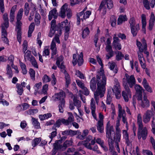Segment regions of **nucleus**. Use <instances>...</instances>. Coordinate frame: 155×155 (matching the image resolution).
Masks as SVG:
<instances>
[{"mask_svg": "<svg viewBox=\"0 0 155 155\" xmlns=\"http://www.w3.org/2000/svg\"><path fill=\"white\" fill-rule=\"evenodd\" d=\"M143 4L144 7L147 10L150 9V4L148 0H143Z\"/></svg>", "mask_w": 155, "mask_h": 155, "instance_id": "45", "label": "nucleus"}, {"mask_svg": "<svg viewBox=\"0 0 155 155\" xmlns=\"http://www.w3.org/2000/svg\"><path fill=\"white\" fill-rule=\"evenodd\" d=\"M31 120L32 124L35 128L39 129L41 128L40 123L38 122L37 119L32 117Z\"/></svg>", "mask_w": 155, "mask_h": 155, "instance_id": "29", "label": "nucleus"}, {"mask_svg": "<svg viewBox=\"0 0 155 155\" xmlns=\"http://www.w3.org/2000/svg\"><path fill=\"white\" fill-rule=\"evenodd\" d=\"M20 67L22 71V73L24 74H25L27 73V71L25 64L21 62H20Z\"/></svg>", "mask_w": 155, "mask_h": 155, "instance_id": "38", "label": "nucleus"}, {"mask_svg": "<svg viewBox=\"0 0 155 155\" xmlns=\"http://www.w3.org/2000/svg\"><path fill=\"white\" fill-rule=\"evenodd\" d=\"M62 124L66 125V122H65V119L64 118L58 119L56 121L55 123L52 128V129L54 130H55L53 131L50 134L49 136V138L47 139V143L48 142L49 144L52 141L53 138L56 136L57 132L56 128L59 127Z\"/></svg>", "mask_w": 155, "mask_h": 155, "instance_id": "3", "label": "nucleus"}, {"mask_svg": "<svg viewBox=\"0 0 155 155\" xmlns=\"http://www.w3.org/2000/svg\"><path fill=\"white\" fill-rule=\"evenodd\" d=\"M141 105L143 108L148 107L150 106V102L147 97L143 95V100L141 101Z\"/></svg>", "mask_w": 155, "mask_h": 155, "instance_id": "18", "label": "nucleus"}, {"mask_svg": "<svg viewBox=\"0 0 155 155\" xmlns=\"http://www.w3.org/2000/svg\"><path fill=\"white\" fill-rule=\"evenodd\" d=\"M64 74L65 76V78L66 80L65 87H68L69 85L71 83V79L69 75L67 72L66 71H64Z\"/></svg>", "mask_w": 155, "mask_h": 155, "instance_id": "26", "label": "nucleus"}, {"mask_svg": "<svg viewBox=\"0 0 155 155\" xmlns=\"http://www.w3.org/2000/svg\"><path fill=\"white\" fill-rule=\"evenodd\" d=\"M81 2V0H71L70 5L72 6L75 5L79 4Z\"/></svg>", "mask_w": 155, "mask_h": 155, "instance_id": "50", "label": "nucleus"}, {"mask_svg": "<svg viewBox=\"0 0 155 155\" xmlns=\"http://www.w3.org/2000/svg\"><path fill=\"white\" fill-rule=\"evenodd\" d=\"M154 117H153L152 121L151 126L152 127V131L153 134H155V122L154 121Z\"/></svg>", "mask_w": 155, "mask_h": 155, "instance_id": "60", "label": "nucleus"}, {"mask_svg": "<svg viewBox=\"0 0 155 155\" xmlns=\"http://www.w3.org/2000/svg\"><path fill=\"white\" fill-rule=\"evenodd\" d=\"M98 75H104L105 76L106 78V81H107V78L104 74V72L103 70H101L98 73V74L96 76V80L95 77L92 78L90 82V87L91 89L93 91H94L96 88V84H97V76Z\"/></svg>", "mask_w": 155, "mask_h": 155, "instance_id": "9", "label": "nucleus"}, {"mask_svg": "<svg viewBox=\"0 0 155 155\" xmlns=\"http://www.w3.org/2000/svg\"><path fill=\"white\" fill-rule=\"evenodd\" d=\"M6 28H4L3 27L2 28V38H3L4 37H7V34Z\"/></svg>", "mask_w": 155, "mask_h": 155, "instance_id": "51", "label": "nucleus"}, {"mask_svg": "<svg viewBox=\"0 0 155 155\" xmlns=\"http://www.w3.org/2000/svg\"><path fill=\"white\" fill-rule=\"evenodd\" d=\"M116 17L114 16H112L110 19L112 26L114 27L116 25Z\"/></svg>", "mask_w": 155, "mask_h": 155, "instance_id": "47", "label": "nucleus"}, {"mask_svg": "<svg viewBox=\"0 0 155 155\" xmlns=\"http://www.w3.org/2000/svg\"><path fill=\"white\" fill-rule=\"evenodd\" d=\"M16 87L17 89V92L18 94L20 95H21L23 91L22 87L20 84H16Z\"/></svg>", "mask_w": 155, "mask_h": 155, "instance_id": "41", "label": "nucleus"}, {"mask_svg": "<svg viewBox=\"0 0 155 155\" xmlns=\"http://www.w3.org/2000/svg\"><path fill=\"white\" fill-rule=\"evenodd\" d=\"M83 54L81 52L79 55H78V58L77 59V55L76 54H74L73 55V60L72 63L74 66H75L77 63L79 66H81L83 63L84 60L83 59Z\"/></svg>", "mask_w": 155, "mask_h": 155, "instance_id": "8", "label": "nucleus"}, {"mask_svg": "<svg viewBox=\"0 0 155 155\" xmlns=\"http://www.w3.org/2000/svg\"><path fill=\"white\" fill-rule=\"evenodd\" d=\"M109 68L111 70H112L114 73L116 74L117 73L118 69L117 66L115 63L112 62L109 63Z\"/></svg>", "mask_w": 155, "mask_h": 155, "instance_id": "24", "label": "nucleus"}, {"mask_svg": "<svg viewBox=\"0 0 155 155\" xmlns=\"http://www.w3.org/2000/svg\"><path fill=\"white\" fill-rule=\"evenodd\" d=\"M58 16V13L57 10L56 8H54L49 12L48 15V19L50 21L53 18L54 19H56Z\"/></svg>", "mask_w": 155, "mask_h": 155, "instance_id": "17", "label": "nucleus"}, {"mask_svg": "<svg viewBox=\"0 0 155 155\" xmlns=\"http://www.w3.org/2000/svg\"><path fill=\"white\" fill-rule=\"evenodd\" d=\"M91 14V12L90 11H87L85 12H84L83 18L82 19V20L83 21V19L85 20L88 18Z\"/></svg>", "mask_w": 155, "mask_h": 155, "instance_id": "46", "label": "nucleus"}, {"mask_svg": "<svg viewBox=\"0 0 155 155\" xmlns=\"http://www.w3.org/2000/svg\"><path fill=\"white\" fill-rule=\"evenodd\" d=\"M142 84L143 87L148 92L152 93L153 91L151 87L149 85L147 81L145 78L143 79Z\"/></svg>", "mask_w": 155, "mask_h": 155, "instance_id": "21", "label": "nucleus"}, {"mask_svg": "<svg viewBox=\"0 0 155 155\" xmlns=\"http://www.w3.org/2000/svg\"><path fill=\"white\" fill-rule=\"evenodd\" d=\"M67 4L65 3L61 7V11L59 13V16L62 18H64L66 16V13L68 18H70L72 16L71 10L68 8Z\"/></svg>", "mask_w": 155, "mask_h": 155, "instance_id": "7", "label": "nucleus"}, {"mask_svg": "<svg viewBox=\"0 0 155 155\" xmlns=\"http://www.w3.org/2000/svg\"><path fill=\"white\" fill-rule=\"evenodd\" d=\"M115 85L112 88V91L115 94H120L121 92L120 86L118 80L116 79H115Z\"/></svg>", "mask_w": 155, "mask_h": 155, "instance_id": "14", "label": "nucleus"}, {"mask_svg": "<svg viewBox=\"0 0 155 155\" xmlns=\"http://www.w3.org/2000/svg\"><path fill=\"white\" fill-rule=\"evenodd\" d=\"M90 106L91 110H96L95 103L93 98L91 99Z\"/></svg>", "mask_w": 155, "mask_h": 155, "instance_id": "49", "label": "nucleus"}, {"mask_svg": "<svg viewBox=\"0 0 155 155\" xmlns=\"http://www.w3.org/2000/svg\"><path fill=\"white\" fill-rule=\"evenodd\" d=\"M0 9L2 13H3L5 10L4 0H0Z\"/></svg>", "mask_w": 155, "mask_h": 155, "instance_id": "53", "label": "nucleus"}, {"mask_svg": "<svg viewBox=\"0 0 155 155\" xmlns=\"http://www.w3.org/2000/svg\"><path fill=\"white\" fill-rule=\"evenodd\" d=\"M31 56H32L31 55V52L29 50H28L26 52L24 56L25 60H26V59H27L28 60L29 59L31 58Z\"/></svg>", "mask_w": 155, "mask_h": 155, "instance_id": "48", "label": "nucleus"}, {"mask_svg": "<svg viewBox=\"0 0 155 155\" xmlns=\"http://www.w3.org/2000/svg\"><path fill=\"white\" fill-rule=\"evenodd\" d=\"M106 4L109 9H110L113 7V2L112 0H103L98 10L102 12V14L104 15L106 14L107 12Z\"/></svg>", "mask_w": 155, "mask_h": 155, "instance_id": "5", "label": "nucleus"}, {"mask_svg": "<svg viewBox=\"0 0 155 155\" xmlns=\"http://www.w3.org/2000/svg\"><path fill=\"white\" fill-rule=\"evenodd\" d=\"M54 97L58 100L60 101H65L64 98L65 97V93L62 90H61L60 92L57 93L55 94Z\"/></svg>", "mask_w": 155, "mask_h": 155, "instance_id": "16", "label": "nucleus"}, {"mask_svg": "<svg viewBox=\"0 0 155 155\" xmlns=\"http://www.w3.org/2000/svg\"><path fill=\"white\" fill-rule=\"evenodd\" d=\"M76 74L77 76L79 77L81 79H84V74L79 71H76Z\"/></svg>", "mask_w": 155, "mask_h": 155, "instance_id": "62", "label": "nucleus"}, {"mask_svg": "<svg viewBox=\"0 0 155 155\" xmlns=\"http://www.w3.org/2000/svg\"><path fill=\"white\" fill-rule=\"evenodd\" d=\"M125 76L129 87L130 88H132L136 83V80L134 75H132L129 76L128 74H126Z\"/></svg>", "mask_w": 155, "mask_h": 155, "instance_id": "12", "label": "nucleus"}, {"mask_svg": "<svg viewBox=\"0 0 155 155\" xmlns=\"http://www.w3.org/2000/svg\"><path fill=\"white\" fill-rule=\"evenodd\" d=\"M64 59V58L62 55L60 56L57 58V61L56 62V64L59 65L60 63Z\"/></svg>", "mask_w": 155, "mask_h": 155, "instance_id": "54", "label": "nucleus"}, {"mask_svg": "<svg viewBox=\"0 0 155 155\" xmlns=\"http://www.w3.org/2000/svg\"><path fill=\"white\" fill-rule=\"evenodd\" d=\"M65 101H60L58 105L59 111L60 113H63L64 112V108L65 107Z\"/></svg>", "mask_w": 155, "mask_h": 155, "instance_id": "32", "label": "nucleus"}, {"mask_svg": "<svg viewBox=\"0 0 155 155\" xmlns=\"http://www.w3.org/2000/svg\"><path fill=\"white\" fill-rule=\"evenodd\" d=\"M107 141L109 147V150L110 152L113 151L114 148V140H113L112 137L107 138Z\"/></svg>", "mask_w": 155, "mask_h": 155, "instance_id": "25", "label": "nucleus"}, {"mask_svg": "<svg viewBox=\"0 0 155 155\" xmlns=\"http://www.w3.org/2000/svg\"><path fill=\"white\" fill-rule=\"evenodd\" d=\"M68 114L69 116L68 120L65 119V122H66V125H68L69 123L73 122L74 120V117L72 113L68 112Z\"/></svg>", "mask_w": 155, "mask_h": 155, "instance_id": "27", "label": "nucleus"}, {"mask_svg": "<svg viewBox=\"0 0 155 155\" xmlns=\"http://www.w3.org/2000/svg\"><path fill=\"white\" fill-rule=\"evenodd\" d=\"M29 73L31 78L32 80L34 81L35 80V71L32 68H30L29 71Z\"/></svg>", "mask_w": 155, "mask_h": 155, "instance_id": "42", "label": "nucleus"}, {"mask_svg": "<svg viewBox=\"0 0 155 155\" xmlns=\"http://www.w3.org/2000/svg\"><path fill=\"white\" fill-rule=\"evenodd\" d=\"M124 57V55L120 51H118L116 54V59L119 61L122 59Z\"/></svg>", "mask_w": 155, "mask_h": 155, "instance_id": "43", "label": "nucleus"}, {"mask_svg": "<svg viewBox=\"0 0 155 155\" xmlns=\"http://www.w3.org/2000/svg\"><path fill=\"white\" fill-rule=\"evenodd\" d=\"M57 65L59 68H60L61 71L63 72L64 73V71H66V70L65 69V66L64 65L63 62H62L61 63V65H60V64H59V65Z\"/></svg>", "mask_w": 155, "mask_h": 155, "instance_id": "59", "label": "nucleus"}, {"mask_svg": "<svg viewBox=\"0 0 155 155\" xmlns=\"http://www.w3.org/2000/svg\"><path fill=\"white\" fill-rule=\"evenodd\" d=\"M89 131L87 130H84L82 135H79L78 137L81 140H83L84 139V137L87 135L88 134Z\"/></svg>", "mask_w": 155, "mask_h": 155, "instance_id": "33", "label": "nucleus"}, {"mask_svg": "<svg viewBox=\"0 0 155 155\" xmlns=\"http://www.w3.org/2000/svg\"><path fill=\"white\" fill-rule=\"evenodd\" d=\"M137 123L138 126V132L142 136L143 140L146 139L147 136V131L146 127H143L142 120V117L140 114H138L137 117Z\"/></svg>", "mask_w": 155, "mask_h": 155, "instance_id": "4", "label": "nucleus"}, {"mask_svg": "<svg viewBox=\"0 0 155 155\" xmlns=\"http://www.w3.org/2000/svg\"><path fill=\"white\" fill-rule=\"evenodd\" d=\"M35 24L34 23H31L29 25L28 32V37H30L31 36V34L34 29Z\"/></svg>", "mask_w": 155, "mask_h": 155, "instance_id": "30", "label": "nucleus"}, {"mask_svg": "<svg viewBox=\"0 0 155 155\" xmlns=\"http://www.w3.org/2000/svg\"><path fill=\"white\" fill-rule=\"evenodd\" d=\"M108 53L106 54V59H109L110 58L113 57L114 55L113 51L108 52Z\"/></svg>", "mask_w": 155, "mask_h": 155, "instance_id": "64", "label": "nucleus"}, {"mask_svg": "<svg viewBox=\"0 0 155 155\" xmlns=\"http://www.w3.org/2000/svg\"><path fill=\"white\" fill-rule=\"evenodd\" d=\"M23 11V9L22 8H20L18 12L16 17L17 21L16 22L15 30L17 32V40L20 44H21V27L22 23L21 20L22 18Z\"/></svg>", "mask_w": 155, "mask_h": 155, "instance_id": "2", "label": "nucleus"}, {"mask_svg": "<svg viewBox=\"0 0 155 155\" xmlns=\"http://www.w3.org/2000/svg\"><path fill=\"white\" fill-rule=\"evenodd\" d=\"M90 32L89 28L87 27H86L83 31L82 35V38H85L89 35Z\"/></svg>", "mask_w": 155, "mask_h": 155, "instance_id": "36", "label": "nucleus"}, {"mask_svg": "<svg viewBox=\"0 0 155 155\" xmlns=\"http://www.w3.org/2000/svg\"><path fill=\"white\" fill-rule=\"evenodd\" d=\"M129 23L130 24V28L135 26V21L134 18L132 17L130 18L129 20Z\"/></svg>", "mask_w": 155, "mask_h": 155, "instance_id": "57", "label": "nucleus"}, {"mask_svg": "<svg viewBox=\"0 0 155 155\" xmlns=\"http://www.w3.org/2000/svg\"><path fill=\"white\" fill-rule=\"evenodd\" d=\"M60 35H58V34H56L54 37L53 38L52 41H53V42H55V41L58 44L60 43L59 37Z\"/></svg>", "mask_w": 155, "mask_h": 155, "instance_id": "56", "label": "nucleus"}, {"mask_svg": "<svg viewBox=\"0 0 155 155\" xmlns=\"http://www.w3.org/2000/svg\"><path fill=\"white\" fill-rule=\"evenodd\" d=\"M123 85L125 91H123L122 92V95L125 101L127 102L129 101L128 97H131L130 91L127 83H124Z\"/></svg>", "mask_w": 155, "mask_h": 155, "instance_id": "10", "label": "nucleus"}, {"mask_svg": "<svg viewBox=\"0 0 155 155\" xmlns=\"http://www.w3.org/2000/svg\"><path fill=\"white\" fill-rule=\"evenodd\" d=\"M6 74L9 78H11L13 76V73L11 68L9 64H7L6 67Z\"/></svg>", "mask_w": 155, "mask_h": 155, "instance_id": "28", "label": "nucleus"}, {"mask_svg": "<svg viewBox=\"0 0 155 155\" xmlns=\"http://www.w3.org/2000/svg\"><path fill=\"white\" fill-rule=\"evenodd\" d=\"M154 25V22L151 18L149 20V26L148 28L149 30L151 31L152 30Z\"/></svg>", "mask_w": 155, "mask_h": 155, "instance_id": "58", "label": "nucleus"}, {"mask_svg": "<svg viewBox=\"0 0 155 155\" xmlns=\"http://www.w3.org/2000/svg\"><path fill=\"white\" fill-rule=\"evenodd\" d=\"M60 141V140H56L55 143H54V148L56 149H60V150L64 151L65 150L66 148L71 145L73 143L72 140H67L63 143V145H60L59 142Z\"/></svg>", "mask_w": 155, "mask_h": 155, "instance_id": "6", "label": "nucleus"}, {"mask_svg": "<svg viewBox=\"0 0 155 155\" xmlns=\"http://www.w3.org/2000/svg\"><path fill=\"white\" fill-rule=\"evenodd\" d=\"M127 21V18L126 15H120L118 18L117 24H121L122 23L123 21Z\"/></svg>", "mask_w": 155, "mask_h": 155, "instance_id": "31", "label": "nucleus"}, {"mask_svg": "<svg viewBox=\"0 0 155 155\" xmlns=\"http://www.w3.org/2000/svg\"><path fill=\"white\" fill-rule=\"evenodd\" d=\"M51 29H53L55 31V34H58V35H61V27L59 25H56L54 26V28L51 27Z\"/></svg>", "mask_w": 155, "mask_h": 155, "instance_id": "35", "label": "nucleus"}, {"mask_svg": "<svg viewBox=\"0 0 155 155\" xmlns=\"http://www.w3.org/2000/svg\"><path fill=\"white\" fill-rule=\"evenodd\" d=\"M141 21L142 23V31L145 34L146 33V26L147 25V22L146 21V17L145 15L143 14L141 15Z\"/></svg>", "mask_w": 155, "mask_h": 155, "instance_id": "19", "label": "nucleus"}, {"mask_svg": "<svg viewBox=\"0 0 155 155\" xmlns=\"http://www.w3.org/2000/svg\"><path fill=\"white\" fill-rule=\"evenodd\" d=\"M29 10L30 8H29V4L27 2H26L24 6L25 15L28 16L29 14Z\"/></svg>", "mask_w": 155, "mask_h": 155, "instance_id": "40", "label": "nucleus"}, {"mask_svg": "<svg viewBox=\"0 0 155 155\" xmlns=\"http://www.w3.org/2000/svg\"><path fill=\"white\" fill-rule=\"evenodd\" d=\"M3 19L4 20L3 23L1 25L2 28H7L9 26V19L8 15L7 13H5L3 15Z\"/></svg>", "mask_w": 155, "mask_h": 155, "instance_id": "15", "label": "nucleus"}, {"mask_svg": "<svg viewBox=\"0 0 155 155\" xmlns=\"http://www.w3.org/2000/svg\"><path fill=\"white\" fill-rule=\"evenodd\" d=\"M106 134L107 138L112 137L111 135L114 136L115 135L114 129L112 126H110L109 122H107L106 127Z\"/></svg>", "mask_w": 155, "mask_h": 155, "instance_id": "11", "label": "nucleus"}, {"mask_svg": "<svg viewBox=\"0 0 155 155\" xmlns=\"http://www.w3.org/2000/svg\"><path fill=\"white\" fill-rule=\"evenodd\" d=\"M113 45L119 43L120 40L118 37H117V34H115L113 37Z\"/></svg>", "mask_w": 155, "mask_h": 155, "instance_id": "55", "label": "nucleus"}, {"mask_svg": "<svg viewBox=\"0 0 155 155\" xmlns=\"http://www.w3.org/2000/svg\"><path fill=\"white\" fill-rule=\"evenodd\" d=\"M121 134L120 133L116 134V142L115 143H118L120 142L121 137Z\"/></svg>", "mask_w": 155, "mask_h": 155, "instance_id": "63", "label": "nucleus"}, {"mask_svg": "<svg viewBox=\"0 0 155 155\" xmlns=\"http://www.w3.org/2000/svg\"><path fill=\"white\" fill-rule=\"evenodd\" d=\"M97 88L96 91L94 93V97L97 103L98 102V96L102 97L105 91L106 85V78L104 75H98L97 76Z\"/></svg>", "mask_w": 155, "mask_h": 155, "instance_id": "1", "label": "nucleus"}, {"mask_svg": "<svg viewBox=\"0 0 155 155\" xmlns=\"http://www.w3.org/2000/svg\"><path fill=\"white\" fill-rule=\"evenodd\" d=\"M7 59L10 61V64L12 67H13V66L14 65L13 62L14 60V56L13 55H11Z\"/></svg>", "mask_w": 155, "mask_h": 155, "instance_id": "52", "label": "nucleus"}, {"mask_svg": "<svg viewBox=\"0 0 155 155\" xmlns=\"http://www.w3.org/2000/svg\"><path fill=\"white\" fill-rule=\"evenodd\" d=\"M43 82H48L51 81V78L47 75H45L43 78Z\"/></svg>", "mask_w": 155, "mask_h": 155, "instance_id": "61", "label": "nucleus"}, {"mask_svg": "<svg viewBox=\"0 0 155 155\" xmlns=\"http://www.w3.org/2000/svg\"><path fill=\"white\" fill-rule=\"evenodd\" d=\"M73 102L74 106H76L78 108L81 106V101L77 99V97H74L73 98Z\"/></svg>", "mask_w": 155, "mask_h": 155, "instance_id": "37", "label": "nucleus"}, {"mask_svg": "<svg viewBox=\"0 0 155 155\" xmlns=\"http://www.w3.org/2000/svg\"><path fill=\"white\" fill-rule=\"evenodd\" d=\"M123 134L127 146H130L131 143L129 140V135L127 131L125 130H123Z\"/></svg>", "mask_w": 155, "mask_h": 155, "instance_id": "22", "label": "nucleus"}, {"mask_svg": "<svg viewBox=\"0 0 155 155\" xmlns=\"http://www.w3.org/2000/svg\"><path fill=\"white\" fill-rule=\"evenodd\" d=\"M153 114L152 111L149 110L147 111L143 116V121L144 123L147 124L150 121Z\"/></svg>", "mask_w": 155, "mask_h": 155, "instance_id": "13", "label": "nucleus"}, {"mask_svg": "<svg viewBox=\"0 0 155 155\" xmlns=\"http://www.w3.org/2000/svg\"><path fill=\"white\" fill-rule=\"evenodd\" d=\"M38 112V110L37 109H30L27 111V113L29 115H33L36 114Z\"/></svg>", "mask_w": 155, "mask_h": 155, "instance_id": "44", "label": "nucleus"}, {"mask_svg": "<svg viewBox=\"0 0 155 155\" xmlns=\"http://www.w3.org/2000/svg\"><path fill=\"white\" fill-rule=\"evenodd\" d=\"M134 88L136 91V94L142 93L143 89L140 85L136 84L135 85Z\"/></svg>", "mask_w": 155, "mask_h": 155, "instance_id": "39", "label": "nucleus"}, {"mask_svg": "<svg viewBox=\"0 0 155 155\" xmlns=\"http://www.w3.org/2000/svg\"><path fill=\"white\" fill-rule=\"evenodd\" d=\"M41 138L40 137L35 138L32 141V145L33 147H35L41 142Z\"/></svg>", "mask_w": 155, "mask_h": 155, "instance_id": "34", "label": "nucleus"}, {"mask_svg": "<svg viewBox=\"0 0 155 155\" xmlns=\"http://www.w3.org/2000/svg\"><path fill=\"white\" fill-rule=\"evenodd\" d=\"M140 29V26L139 24L136 25L135 26L130 27L131 33L133 37H135L137 35L138 31Z\"/></svg>", "mask_w": 155, "mask_h": 155, "instance_id": "20", "label": "nucleus"}, {"mask_svg": "<svg viewBox=\"0 0 155 155\" xmlns=\"http://www.w3.org/2000/svg\"><path fill=\"white\" fill-rule=\"evenodd\" d=\"M103 124L102 120H99L97 124V130L100 133L104 132Z\"/></svg>", "mask_w": 155, "mask_h": 155, "instance_id": "23", "label": "nucleus"}]
</instances>
